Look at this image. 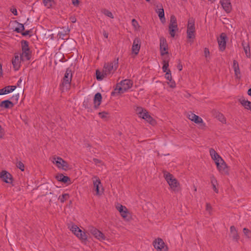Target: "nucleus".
Segmentation results:
<instances>
[{"label":"nucleus","instance_id":"f257e3e1","mask_svg":"<svg viewBox=\"0 0 251 251\" xmlns=\"http://www.w3.org/2000/svg\"><path fill=\"white\" fill-rule=\"evenodd\" d=\"M196 29L195 26V21L193 18H189L188 21L187 27V37L188 42L192 44L195 38Z\"/></svg>","mask_w":251,"mask_h":251},{"label":"nucleus","instance_id":"f03ea898","mask_svg":"<svg viewBox=\"0 0 251 251\" xmlns=\"http://www.w3.org/2000/svg\"><path fill=\"white\" fill-rule=\"evenodd\" d=\"M118 58L113 61L105 63L103 67L104 74L107 76L108 75L113 73L117 70L118 67Z\"/></svg>","mask_w":251,"mask_h":251},{"label":"nucleus","instance_id":"7ed1b4c3","mask_svg":"<svg viewBox=\"0 0 251 251\" xmlns=\"http://www.w3.org/2000/svg\"><path fill=\"white\" fill-rule=\"evenodd\" d=\"M132 86V82L130 79H125L117 85L115 89V92L124 93L130 89Z\"/></svg>","mask_w":251,"mask_h":251},{"label":"nucleus","instance_id":"20e7f679","mask_svg":"<svg viewBox=\"0 0 251 251\" xmlns=\"http://www.w3.org/2000/svg\"><path fill=\"white\" fill-rule=\"evenodd\" d=\"M72 76L73 75L71 70L69 68H67L62 82L63 91L67 90L70 88Z\"/></svg>","mask_w":251,"mask_h":251},{"label":"nucleus","instance_id":"39448f33","mask_svg":"<svg viewBox=\"0 0 251 251\" xmlns=\"http://www.w3.org/2000/svg\"><path fill=\"white\" fill-rule=\"evenodd\" d=\"M22 53H19V56L23 59V61L25 59L28 60L30 58V51L28 47V42L26 41L23 40L21 42Z\"/></svg>","mask_w":251,"mask_h":251},{"label":"nucleus","instance_id":"423d86ee","mask_svg":"<svg viewBox=\"0 0 251 251\" xmlns=\"http://www.w3.org/2000/svg\"><path fill=\"white\" fill-rule=\"evenodd\" d=\"M51 161L59 169L66 171L70 168L69 164L60 157L53 156Z\"/></svg>","mask_w":251,"mask_h":251},{"label":"nucleus","instance_id":"0eeeda50","mask_svg":"<svg viewBox=\"0 0 251 251\" xmlns=\"http://www.w3.org/2000/svg\"><path fill=\"white\" fill-rule=\"evenodd\" d=\"M164 176L171 189L175 190L179 184L177 180L173 175L167 172L164 173Z\"/></svg>","mask_w":251,"mask_h":251},{"label":"nucleus","instance_id":"6e6552de","mask_svg":"<svg viewBox=\"0 0 251 251\" xmlns=\"http://www.w3.org/2000/svg\"><path fill=\"white\" fill-rule=\"evenodd\" d=\"M178 28L177 21L174 15H172L170 18V22L169 25V31L172 37H174L176 32L178 31Z\"/></svg>","mask_w":251,"mask_h":251},{"label":"nucleus","instance_id":"1a4fd4ad","mask_svg":"<svg viewBox=\"0 0 251 251\" xmlns=\"http://www.w3.org/2000/svg\"><path fill=\"white\" fill-rule=\"evenodd\" d=\"M219 171L224 174H226L228 170L226 164L221 157L216 158L214 160Z\"/></svg>","mask_w":251,"mask_h":251},{"label":"nucleus","instance_id":"9d476101","mask_svg":"<svg viewBox=\"0 0 251 251\" xmlns=\"http://www.w3.org/2000/svg\"><path fill=\"white\" fill-rule=\"evenodd\" d=\"M88 231L92 234L96 239L100 241H103L106 239L104 235L99 230L94 226L88 227Z\"/></svg>","mask_w":251,"mask_h":251},{"label":"nucleus","instance_id":"9b49d317","mask_svg":"<svg viewBox=\"0 0 251 251\" xmlns=\"http://www.w3.org/2000/svg\"><path fill=\"white\" fill-rule=\"evenodd\" d=\"M153 245L157 251H168L167 246L161 238H158L155 239L153 242Z\"/></svg>","mask_w":251,"mask_h":251},{"label":"nucleus","instance_id":"f8f14e48","mask_svg":"<svg viewBox=\"0 0 251 251\" xmlns=\"http://www.w3.org/2000/svg\"><path fill=\"white\" fill-rule=\"evenodd\" d=\"M22 60L23 61V59L19 56V53H15L11 60L15 71H18L20 69Z\"/></svg>","mask_w":251,"mask_h":251},{"label":"nucleus","instance_id":"ddd939ff","mask_svg":"<svg viewBox=\"0 0 251 251\" xmlns=\"http://www.w3.org/2000/svg\"><path fill=\"white\" fill-rule=\"evenodd\" d=\"M226 38L227 36L226 33H222L217 39L219 49L221 51L224 50L226 49Z\"/></svg>","mask_w":251,"mask_h":251},{"label":"nucleus","instance_id":"4468645a","mask_svg":"<svg viewBox=\"0 0 251 251\" xmlns=\"http://www.w3.org/2000/svg\"><path fill=\"white\" fill-rule=\"evenodd\" d=\"M141 41L139 38H136L134 40L132 46V52L135 55L139 53L141 47Z\"/></svg>","mask_w":251,"mask_h":251},{"label":"nucleus","instance_id":"2eb2a0df","mask_svg":"<svg viewBox=\"0 0 251 251\" xmlns=\"http://www.w3.org/2000/svg\"><path fill=\"white\" fill-rule=\"evenodd\" d=\"M160 50L161 55H164L166 54H168V45L166 39L161 37L160 39Z\"/></svg>","mask_w":251,"mask_h":251},{"label":"nucleus","instance_id":"dca6fc26","mask_svg":"<svg viewBox=\"0 0 251 251\" xmlns=\"http://www.w3.org/2000/svg\"><path fill=\"white\" fill-rule=\"evenodd\" d=\"M0 177L6 183H9L12 182L11 175L6 171H2L0 173Z\"/></svg>","mask_w":251,"mask_h":251},{"label":"nucleus","instance_id":"f3484780","mask_svg":"<svg viewBox=\"0 0 251 251\" xmlns=\"http://www.w3.org/2000/svg\"><path fill=\"white\" fill-rule=\"evenodd\" d=\"M220 3L226 13H229L231 11V4L229 0H220Z\"/></svg>","mask_w":251,"mask_h":251},{"label":"nucleus","instance_id":"a211bd4d","mask_svg":"<svg viewBox=\"0 0 251 251\" xmlns=\"http://www.w3.org/2000/svg\"><path fill=\"white\" fill-rule=\"evenodd\" d=\"M187 117L189 120L194 121L196 124L203 123V120L201 117L192 113H188Z\"/></svg>","mask_w":251,"mask_h":251},{"label":"nucleus","instance_id":"6ab92c4d","mask_svg":"<svg viewBox=\"0 0 251 251\" xmlns=\"http://www.w3.org/2000/svg\"><path fill=\"white\" fill-rule=\"evenodd\" d=\"M102 100V96L100 93H97L95 94L94 98V107L97 109L100 105Z\"/></svg>","mask_w":251,"mask_h":251},{"label":"nucleus","instance_id":"aec40b11","mask_svg":"<svg viewBox=\"0 0 251 251\" xmlns=\"http://www.w3.org/2000/svg\"><path fill=\"white\" fill-rule=\"evenodd\" d=\"M93 182L94 187L95 189V190L97 192L96 194L97 195H100V191H99V185L101 184L100 179L96 176H94L92 178Z\"/></svg>","mask_w":251,"mask_h":251},{"label":"nucleus","instance_id":"412c9836","mask_svg":"<svg viewBox=\"0 0 251 251\" xmlns=\"http://www.w3.org/2000/svg\"><path fill=\"white\" fill-rule=\"evenodd\" d=\"M116 208L124 218H126L127 217V209L126 206L120 204L116 206Z\"/></svg>","mask_w":251,"mask_h":251},{"label":"nucleus","instance_id":"4be33fe9","mask_svg":"<svg viewBox=\"0 0 251 251\" xmlns=\"http://www.w3.org/2000/svg\"><path fill=\"white\" fill-rule=\"evenodd\" d=\"M242 45L246 57L248 58H251V50L249 43H246L244 41H243L242 42Z\"/></svg>","mask_w":251,"mask_h":251},{"label":"nucleus","instance_id":"5701e85b","mask_svg":"<svg viewBox=\"0 0 251 251\" xmlns=\"http://www.w3.org/2000/svg\"><path fill=\"white\" fill-rule=\"evenodd\" d=\"M230 235L232 239L236 241H237L239 239V235H238L237 230L235 227L232 226L230 227Z\"/></svg>","mask_w":251,"mask_h":251},{"label":"nucleus","instance_id":"b1692460","mask_svg":"<svg viewBox=\"0 0 251 251\" xmlns=\"http://www.w3.org/2000/svg\"><path fill=\"white\" fill-rule=\"evenodd\" d=\"M0 106L5 108H11L14 106V104L9 100H5L1 102Z\"/></svg>","mask_w":251,"mask_h":251},{"label":"nucleus","instance_id":"393cba45","mask_svg":"<svg viewBox=\"0 0 251 251\" xmlns=\"http://www.w3.org/2000/svg\"><path fill=\"white\" fill-rule=\"evenodd\" d=\"M241 104L245 108L251 111V102L245 99L240 100Z\"/></svg>","mask_w":251,"mask_h":251},{"label":"nucleus","instance_id":"a878e982","mask_svg":"<svg viewBox=\"0 0 251 251\" xmlns=\"http://www.w3.org/2000/svg\"><path fill=\"white\" fill-rule=\"evenodd\" d=\"M70 230L74 233V234L77 237V235L81 232V230L76 225H73L70 227Z\"/></svg>","mask_w":251,"mask_h":251},{"label":"nucleus","instance_id":"bb28decb","mask_svg":"<svg viewBox=\"0 0 251 251\" xmlns=\"http://www.w3.org/2000/svg\"><path fill=\"white\" fill-rule=\"evenodd\" d=\"M69 32L70 29L67 27L66 30L64 29L62 31L59 32L58 35L60 38H61L63 39H66L68 38L66 36L69 34Z\"/></svg>","mask_w":251,"mask_h":251},{"label":"nucleus","instance_id":"cd10ccee","mask_svg":"<svg viewBox=\"0 0 251 251\" xmlns=\"http://www.w3.org/2000/svg\"><path fill=\"white\" fill-rule=\"evenodd\" d=\"M82 242L85 243L87 241L88 236L85 232L81 231L77 237Z\"/></svg>","mask_w":251,"mask_h":251},{"label":"nucleus","instance_id":"c85d7f7f","mask_svg":"<svg viewBox=\"0 0 251 251\" xmlns=\"http://www.w3.org/2000/svg\"><path fill=\"white\" fill-rule=\"evenodd\" d=\"M106 76H107V75L104 74L103 70L102 73H101L99 70L96 71V77L98 80H101Z\"/></svg>","mask_w":251,"mask_h":251},{"label":"nucleus","instance_id":"c756f323","mask_svg":"<svg viewBox=\"0 0 251 251\" xmlns=\"http://www.w3.org/2000/svg\"><path fill=\"white\" fill-rule=\"evenodd\" d=\"M16 88L15 86H7L4 87L5 94L10 93L13 92Z\"/></svg>","mask_w":251,"mask_h":251},{"label":"nucleus","instance_id":"7c9ffc66","mask_svg":"<svg viewBox=\"0 0 251 251\" xmlns=\"http://www.w3.org/2000/svg\"><path fill=\"white\" fill-rule=\"evenodd\" d=\"M44 5L47 8H49L51 7L53 3V0H43Z\"/></svg>","mask_w":251,"mask_h":251},{"label":"nucleus","instance_id":"2f4dec72","mask_svg":"<svg viewBox=\"0 0 251 251\" xmlns=\"http://www.w3.org/2000/svg\"><path fill=\"white\" fill-rule=\"evenodd\" d=\"M25 29L24 25L22 24H18V25L16 27L15 31L18 33H22Z\"/></svg>","mask_w":251,"mask_h":251},{"label":"nucleus","instance_id":"473e14b6","mask_svg":"<svg viewBox=\"0 0 251 251\" xmlns=\"http://www.w3.org/2000/svg\"><path fill=\"white\" fill-rule=\"evenodd\" d=\"M69 197V196L68 194H64L59 197L58 200L60 201L61 202H64L65 201H66Z\"/></svg>","mask_w":251,"mask_h":251},{"label":"nucleus","instance_id":"72a5a7b5","mask_svg":"<svg viewBox=\"0 0 251 251\" xmlns=\"http://www.w3.org/2000/svg\"><path fill=\"white\" fill-rule=\"evenodd\" d=\"M216 117L222 123H226V120L225 116H224V115L223 114L220 113L217 114L216 115Z\"/></svg>","mask_w":251,"mask_h":251},{"label":"nucleus","instance_id":"f704fd0d","mask_svg":"<svg viewBox=\"0 0 251 251\" xmlns=\"http://www.w3.org/2000/svg\"><path fill=\"white\" fill-rule=\"evenodd\" d=\"M243 232L244 235L248 238L251 239V231L247 228H244Z\"/></svg>","mask_w":251,"mask_h":251},{"label":"nucleus","instance_id":"c9c22d12","mask_svg":"<svg viewBox=\"0 0 251 251\" xmlns=\"http://www.w3.org/2000/svg\"><path fill=\"white\" fill-rule=\"evenodd\" d=\"M136 112L137 114L139 115V116L140 117H141V115L143 114V113L145 112V109H143L141 107H137L135 109Z\"/></svg>","mask_w":251,"mask_h":251},{"label":"nucleus","instance_id":"e433bc0d","mask_svg":"<svg viewBox=\"0 0 251 251\" xmlns=\"http://www.w3.org/2000/svg\"><path fill=\"white\" fill-rule=\"evenodd\" d=\"M132 25L135 30H138L139 29L140 26L138 22L135 19H132Z\"/></svg>","mask_w":251,"mask_h":251},{"label":"nucleus","instance_id":"4c0bfd02","mask_svg":"<svg viewBox=\"0 0 251 251\" xmlns=\"http://www.w3.org/2000/svg\"><path fill=\"white\" fill-rule=\"evenodd\" d=\"M169 67V62L168 61H166L165 60L163 61V66L162 67V70L164 72H168V68Z\"/></svg>","mask_w":251,"mask_h":251},{"label":"nucleus","instance_id":"58836bf2","mask_svg":"<svg viewBox=\"0 0 251 251\" xmlns=\"http://www.w3.org/2000/svg\"><path fill=\"white\" fill-rule=\"evenodd\" d=\"M158 17L161 20L163 18H164V11L163 8L158 9Z\"/></svg>","mask_w":251,"mask_h":251},{"label":"nucleus","instance_id":"ea45409f","mask_svg":"<svg viewBox=\"0 0 251 251\" xmlns=\"http://www.w3.org/2000/svg\"><path fill=\"white\" fill-rule=\"evenodd\" d=\"M103 13L106 16L110 17L111 18H113V15L112 13L109 10L104 9L103 11Z\"/></svg>","mask_w":251,"mask_h":251},{"label":"nucleus","instance_id":"a19ab883","mask_svg":"<svg viewBox=\"0 0 251 251\" xmlns=\"http://www.w3.org/2000/svg\"><path fill=\"white\" fill-rule=\"evenodd\" d=\"M99 115L100 117L103 119H105L107 118L108 113L106 112H101L99 113Z\"/></svg>","mask_w":251,"mask_h":251},{"label":"nucleus","instance_id":"79ce46f5","mask_svg":"<svg viewBox=\"0 0 251 251\" xmlns=\"http://www.w3.org/2000/svg\"><path fill=\"white\" fill-rule=\"evenodd\" d=\"M17 167L20 169L21 171H24L25 169V166L24 164L21 162L19 161L17 163Z\"/></svg>","mask_w":251,"mask_h":251},{"label":"nucleus","instance_id":"37998d69","mask_svg":"<svg viewBox=\"0 0 251 251\" xmlns=\"http://www.w3.org/2000/svg\"><path fill=\"white\" fill-rule=\"evenodd\" d=\"M165 77L169 81L172 79V75L170 70H168V72H167L165 75Z\"/></svg>","mask_w":251,"mask_h":251},{"label":"nucleus","instance_id":"c03bdc74","mask_svg":"<svg viewBox=\"0 0 251 251\" xmlns=\"http://www.w3.org/2000/svg\"><path fill=\"white\" fill-rule=\"evenodd\" d=\"M146 120L151 125H153L155 123L154 120L150 115L148 116V117Z\"/></svg>","mask_w":251,"mask_h":251},{"label":"nucleus","instance_id":"a18cd8bd","mask_svg":"<svg viewBox=\"0 0 251 251\" xmlns=\"http://www.w3.org/2000/svg\"><path fill=\"white\" fill-rule=\"evenodd\" d=\"M206 210L207 212H208L209 214H211L212 211V207L211 205L208 203H207L206 204Z\"/></svg>","mask_w":251,"mask_h":251},{"label":"nucleus","instance_id":"49530a36","mask_svg":"<svg viewBox=\"0 0 251 251\" xmlns=\"http://www.w3.org/2000/svg\"><path fill=\"white\" fill-rule=\"evenodd\" d=\"M149 113L147 111V110H145V112L143 113L142 115H141V118H142L143 119H145V120L147 119V118L148 117V116H149Z\"/></svg>","mask_w":251,"mask_h":251},{"label":"nucleus","instance_id":"de8ad7c7","mask_svg":"<svg viewBox=\"0 0 251 251\" xmlns=\"http://www.w3.org/2000/svg\"><path fill=\"white\" fill-rule=\"evenodd\" d=\"M209 153L211 157H213V156L216 155L217 156V153L213 149H210L209 150Z\"/></svg>","mask_w":251,"mask_h":251},{"label":"nucleus","instance_id":"09e8293b","mask_svg":"<svg viewBox=\"0 0 251 251\" xmlns=\"http://www.w3.org/2000/svg\"><path fill=\"white\" fill-rule=\"evenodd\" d=\"M168 84L169 85L170 87L172 88L176 87V83L175 81H172V79L169 80V82H168Z\"/></svg>","mask_w":251,"mask_h":251},{"label":"nucleus","instance_id":"8fccbe9b","mask_svg":"<svg viewBox=\"0 0 251 251\" xmlns=\"http://www.w3.org/2000/svg\"><path fill=\"white\" fill-rule=\"evenodd\" d=\"M64 176L62 174H57L56 176V178L57 179V180L59 181H61L62 180V177Z\"/></svg>","mask_w":251,"mask_h":251},{"label":"nucleus","instance_id":"3c124183","mask_svg":"<svg viewBox=\"0 0 251 251\" xmlns=\"http://www.w3.org/2000/svg\"><path fill=\"white\" fill-rule=\"evenodd\" d=\"M71 181L70 178L68 176H64L62 177V180L61 182H63L64 183H66L68 181Z\"/></svg>","mask_w":251,"mask_h":251},{"label":"nucleus","instance_id":"603ef678","mask_svg":"<svg viewBox=\"0 0 251 251\" xmlns=\"http://www.w3.org/2000/svg\"><path fill=\"white\" fill-rule=\"evenodd\" d=\"M211 182L212 185L217 184V181L214 176L211 177Z\"/></svg>","mask_w":251,"mask_h":251},{"label":"nucleus","instance_id":"864d4df0","mask_svg":"<svg viewBox=\"0 0 251 251\" xmlns=\"http://www.w3.org/2000/svg\"><path fill=\"white\" fill-rule=\"evenodd\" d=\"M235 75L237 77H239V75H240V70L239 68L234 69Z\"/></svg>","mask_w":251,"mask_h":251},{"label":"nucleus","instance_id":"5fc2aeb1","mask_svg":"<svg viewBox=\"0 0 251 251\" xmlns=\"http://www.w3.org/2000/svg\"><path fill=\"white\" fill-rule=\"evenodd\" d=\"M204 56L205 57H207L209 55V50L208 48H205L204 50Z\"/></svg>","mask_w":251,"mask_h":251},{"label":"nucleus","instance_id":"6e6d98bb","mask_svg":"<svg viewBox=\"0 0 251 251\" xmlns=\"http://www.w3.org/2000/svg\"><path fill=\"white\" fill-rule=\"evenodd\" d=\"M93 161L95 163V164L97 165H100V164H101V161L100 160L97 158H94Z\"/></svg>","mask_w":251,"mask_h":251},{"label":"nucleus","instance_id":"4d7b16f0","mask_svg":"<svg viewBox=\"0 0 251 251\" xmlns=\"http://www.w3.org/2000/svg\"><path fill=\"white\" fill-rule=\"evenodd\" d=\"M233 69L239 68L238 63L236 60L233 61Z\"/></svg>","mask_w":251,"mask_h":251},{"label":"nucleus","instance_id":"13d9d810","mask_svg":"<svg viewBox=\"0 0 251 251\" xmlns=\"http://www.w3.org/2000/svg\"><path fill=\"white\" fill-rule=\"evenodd\" d=\"M70 20H71V21L73 23H75L76 22V19L75 17L74 16H71L70 18Z\"/></svg>","mask_w":251,"mask_h":251},{"label":"nucleus","instance_id":"bf43d9fd","mask_svg":"<svg viewBox=\"0 0 251 251\" xmlns=\"http://www.w3.org/2000/svg\"><path fill=\"white\" fill-rule=\"evenodd\" d=\"M29 33V30H26L25 31H23L21 34L24 35V36H26L27 35H28Z\"/></svg>","mask_w":251,"mask_h":251},{"label":"nucleus","instance_id":"052dcab7","mask_svg":"<svg viewBox=\"0 0 251 251\" xmlns=\"http://www.w3.org/2000/svg\"><path fill=\"white\" fill-rule=\"evenodd\" d=\"M177 68L179 70V71H181L183 68L182 65L180 63H179L177 66Z\"/></svg>","mask_w":251,"mask_h":251},{"label":"nucleus","instance_id":"680f3d73","mask_svg":"<svg viewBox=\"0 0 251 251\" xmlns=\"http://www.w3.org/2000/svg\"><path fill=\"white\" fill-rule=\"evenodd\" d=\"M72 3L74 5H77L79 3L78 0H72Z\"/></svg>","mask_w":251,"mask_h":251},{"label":"nucleus","instance_id":"e2e57ef3","mask_svg":"<svg viewBox=\"0 0 251 251\" xmlns=\"http://www.w3.org/2000/svg\"><path fill=\"white\" fill-rule=\"evenodd\" d=\"M216 185H212V187H213V190L216 193H218V190L217 189L216 187Z\"/></svg>","mask_w":251,"mask_h":251},{"label":"nucleus","instance_id":"0e129e2a","mask_svg":"<svg viewBox=\"0 0 251 251\" xmlns=\"http://www.w3.org/2000/svg\"><path fill=\"white\" fill-rule=\"evenodd\" d=\"M5 94L4 88L0 89V95Z\"/></svg>","mask_w":251,"mask_h":251},{"label":"nucleus","instance_id":"69168bd1","mask_svg":"<svg viewBox=\"0 0 251 251\" xmlns=\"http://www.w3.org/2000/svg\"><path fill=\"white\" fill-rule=\"evenodd\" d=\"M103 35L106 38H107L108 37V33L106 31H103Z\"/></svg>","mask_w":251,"mask_h":251},{"label":"nucleus","instance_id":"338daca9","mask_svg":"<svg viewBox=\"0 0 251 251\" xmlns=\"http://www.w3.org/2000/svg\"><path fill=\"white\" fill-rule=\"evenodd\" d=\"M11 11L14 14V15H17V11L16 9H13V10H11Z\"/></svg>","mask_w":251,"mask_h":251},{"label":"nucleus","instance_id":"774afa93","mask_svg":"<svg viewBox=\"0 0 251 251\" xmlns=\"http://www.w3.org/2000/svg\"><path fill=\"white\" fill-rule=\"evenodd\" d=\"M248 94L251 96V88L248 90Z\"/></svg>","mask_w":251,"mask_h":251}]
</instances>
